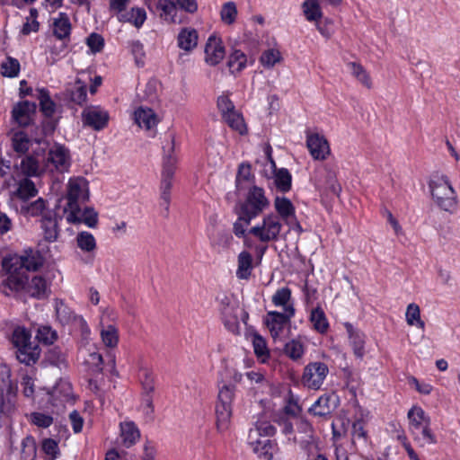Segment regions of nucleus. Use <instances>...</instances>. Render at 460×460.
Listing matches in <instances>:
<instances>
[{
    "label": "nucleus",
    "instance_id": "nucleus-1",
    "mask_svg": "<svg viewBox=\"0 0 460 460\" xmlns=\"http://www.w3.org/2000/svg\"><path fill=\"white\" fill-rule=\"evenodd\" d=\"M430 197L435 206L450 215L457 210L459 199L449 177L442 172H435L428 181Z\"/></svg>",
    "mask_w": 460,
    "mask_h": 460
},
{
    "label": "nucleus",
    "instance_id": "nucleus-2",
    "mask_svg": "<svg viewBox=\"0 0 460 460\" xmlns=\"http://www.w3.org/2000/svg\"><path fill=\"white\" fill-rule=\"evenodd\" d=\"M409 431L413 440L421 447L437 444L436 434L431 429L429 415L419 405H413L407 413Z\"/></svg>",
    "mask_w": 460,
    "mask_h": 460
},
{
    "label": "nucleus",
    "instance_id": "nucleus-3",
    "mask_svg": "<svg viewBox=\"0 0 460 460\" xmlns=\"http://www.w3.org/2000/svg\"><path fill=\"white\" fill-rule=\"evenodd\" d=\"M169 146H164L163 168L161 173L160 199L161 205L168 212L171 201V190L172 187L173 176L176 171L178 158L174 155V136H168Z\"/></svg>",
    "mask_w": 460,
    "mask_h": 460
},
{
    "label": "nucleus",
    "instance_id": "nucleus-4",
    "mask_svg": "<svg viewBox=\"0 0 460 460\" xmlns=\"http://www.w3.org/2000/svg\"><path fill=\"white\" fill-rule=\"evenodd\" d=\"M12 343L16 348V358L27 366L37 362L40 355L38 344L31 341V333L23 326L14 327Z\"/></svg>",
    "mask_w": 460,
    "mask_h": 460
},
{
    "label": "nucleus",
    "instance_id": "nucleus-5",
    "mask_svg": "<svg viewBox=\"0 0 460 460\" xmlns=\"http://www.w3.org/2000/svg\"><path fill=\"white\" fill-rule=\"evenodd\" d=\"M270 200L265 195V190L258 186H252L243 202L239 205L237 215L245 225H250L252 220L261 215L270 207Z\"/></svg>",
    "mask_w": 460,
    "mask_h": 460
},
{
    "label": "nucleus",
    "instance_id": "nucleus-6",
    "mask_svg": "<svg viewBox=\"0 0 460 460\" xmlns=\"http://www.w3.org/2000/svg\"><path fill=\"white\" fill-rule=\"evenodd\" d=\"M42 160L43 171L51 175L68 172L72 164L70 150L57 143L49 147Z\"/></svg>",
    "mask_w": 460,
    "mask_h": 460
},
{
    "label": "nucleus",
    "instance_id": "nucleus-7",
    "mask_svg": "<svg viewBox=\"0 0 460 460\" xmlns=\"http://www.w3.org/2000/svg\"><path fill=\"white\" fill-rule=\"evenodd\" d=\"M234 393L235 387L230 385H224L218 391L215 412L217 429L221 433L228 430L230 427Z\"/></svg>",
    "mask_w": 460,
    "mask_h": 460
},
{
    "label": "nucleus",
    "instance_id": "nucleus-8",
    "mask_svg": "<svg viewBox=\"0 0 460 460\" xmlns=\"http://www.w3.org/2000/svg\"><path fill=\"white\" fill-rule=\"evenodd\" d=\"M282 228L283 225L279 216L268 213L260 223L249 229L248 234L254 236L262 243H269L279 240Z\"/></svg>",
    "mask_w": 460,
    "mask_h": 460
},
{
    "label": "nucleus",
    "instance_id": "nucleus-9",
    "mask_svg": "<svg viewBox=\"0 0 460 460\" xmlns=\"http://www.w3.org/2000/svg\"><path fill=\"white\" fill-rule=\"evenodd\" d=\"M67 203L65 208L66 220L73 221L75 217V212L80 203L86 201L89 198L88 182L83 177L71 178L67 183L66 192Z\"/></svg>",
    "mask_w": 460,
    "mask_h": 460
},
{
    "label": "nucleus",
    "instance_id": "nucleus-10",
    "mask_svg": "<svg viewBox=\"0 0 460 460\" xmlns=\"http://www.w3.org/2000/svg\"><path fill=\"white\" fill-rule=\"evenodd\" d=\"M43 263L44 259L39 252L29 250L25 251L22 255H13L9 258H4L3 267L7 272L22 271L23 270L35 271L39 270Z\"/></svg>",
    "mask_w": 460,
    "mask_h": 460
},
{
    "label": "nucleus",
    "instance_id": "nucleus-11",
    "mask_svg": "<svg viewBox=\"0 0 460 460\" xmlns=\"http://www.w3.org/2000/svg\"><path fill=\"white\" fill-rule=\"evenodd\" d=\"M328 373L329 368L323 362H311L304 368L301 378L302 384L308 389L319 390L322 387Z\"/></svg>",
    "mask_w": 460,
    "mask_h": 460
},
{
    "label": "nucleus",
    "instance_id": "nucleus-12",
    "mask_svg": "<svg viewBox=\"0 0 460 460\" xmlns=\"http://www.w3.org/2000/svg\"><path fill=\"white\" fill-rule=\"evenodd\" d=\"M12 181L17 184V189L11 194L12 199L16 198L22 200V202H26L28 199L38 194V190L36 189L34 182L28 177L16 178L12 176L10 180L4 182V188H10L13 185Z\"/></svg>",
    "mask_w": 460,
    "mask_h": 460
},
{
    "label": "nucleus",
    "instance_id": "nucleus-13",
    "mask_svg": "<svg viewBox=\"0 0 460 460\" xmlns=\"http://www.w3.org/2000/svg\"><path fill=\"white\" fill-rule=\"evenodd\" d=\"M294 316L278 311H269L266 314L263 322L274 341L281 337L286 325Z\"/></svg>",
    "mask_w": 460,
    "mask_h": 460
},
{
    "label": "nucleus",
    "instance_id": "nucleus-14",
    "mask_svg": "<svg viewBox=\"0 0 460 460\" xmlns=\"http://www.w3.org/2000/svg\"><path fill=\"white\" fill-rule=\"evenodd\" d=\"M306 146L314 160L323 161L331 153L330 146L325 137L316 132L306 133Z\"/></svg>",
    "mask_w": 460,
    "mask_h": 460
},
{
    "label": "nucleus",
    "instance_id": "nucleus-15",
    "mask_svg": "<svg viewBox=\"0 0 460 460\" xmlns=\"http://www.w3.org/2000/svg\"><path fill=\"white\" fill-rule=\"evenodd\" d=\"M105 316L111 317L112 321L115 316L112 310H105L102 312V316L100 322V336L101 341L104 347L108 349L117 348L119 341V330L114 324H104Z\"/></svg>",
    "mask_w": 460,
    "mask_h": 460
},
{
    "label": "nucleus",
    "instance_id": "nucleus-16",
    "mask_svg": "<svg viewBox=\"0 0 460 460\" xmlns=\"http://www.w3.org/2000/svg\"><path fill=\"white\" fill-rule=\"evenodd\" d=\"M82 119L84 125L101 130L107 126L110 116L108 111L100 106H89L83 111Z\"/></svg>",
    "mask_w": 460,
    "mask_h": 460
},
{
    "label": "nucleus",
    "instance_id": "nucleus-17",
    "mask_svg": "<svg viewBox=\"0 0 460 460\" xmlns=\"http://www.w3.org/2000/svg\"><path fill=\"white\" fill-rule=\"evenodd\" d=\"M205 62L209 66L219 64L226 56V49L220 38L211 35L205 45Z\"/></svg>",
    "mask_w": 460,
    "mask_h": 460
},
{
    "label": "nucleus",
    "instance_id": "nucleus-18",
    "mask_svg": "<svg viewBox=\"0 0 460 460\" xmlns=\"http://www.w3.org/2000/svg\"><path fill=\"white\" fill-rule=\"evenodd\" d=\"M35 111V103L28 101L20 102L13 106L12 118L19 126L26 127L31 124Z\"/></svg>",
    "mask_w": 460,
    "mask_h": 460
},
{
    "label": "nucleus",
    "instance_id": "nucleus-19",
    "mask_svg": "<svg viewBox=\"0 0 460 460\" xmlns=\"http://www.w3.org/2000/svg\"><path fill=\"white\" fill-rule=\"evenodd\" d=\"M51 31L52 36L58 40L70 41L72 24L66 13H59L52 19Z\"/></svg>",
    "mask_w": 460,
    "mask_h": 460
},
{
    "label": "nucleus",
    "instance_id": "nucleus-20",
    "mask_svg": "<svg viewBox=\"0 0 460 460\" xmlns=\"http://www.w3.org/2000/svg\"><path fill=\"white\" fill-rule=\"evenodd\" d=\"M9 276L0 284V291L10 296L25 288L28 278L22 271L8 272Z\"/></svg>",
    "mask_w": 460,
    "mask_h": 460
},
{
    "label": "nucleus",
    "instance_id": "nucleus-21",
    "mask_svg": "<svg viewBox=\"0 0 460 460\" xmlns=\"http://www.w3.org/2000/svg\"><path fill=\"white\" fill-rule=\"evenodd\" d=\"M274 208L275 214L285 224L290 225L296 221L295 206L288 198L277 196L274 199Z\"/></svg>",
    "mask_w": 460,
    "mask_h": 460
},
{
    "label": "nucleus",
    "instance_id": "nucleus-22",
    "mask_svg": "<svg viewBox=\"0 0 460 460\" xmlns=\"http://www.w3.org/2000/svg\"><path fill=\"white\" fill-rule=\"evenodd\" d=\"M271 302L276 307H281L282 313L295 315L296 308L292 299L291 289L288 287H283L276 290L271 296Z\"/></svg>",
    "mask_w": 460,
    "mask_h": 460
},
{
    "label": "nucleus",
    "instance_id": "nucleus-23",
    "mask_svg": "<svg viewBox=\"0 0 460 460\" xmlns=\"http://www.w3.org/2000/svg\"><path fill=\"white\" fill-rule=\"evenodd\" d=\"M241 309L235 304H226L221 309L222 320L226 328L233 332L238 333L240 330L239 313Z\"/></svg>",
    "mask_w": 460,
    "mask_h": 460
},
{
    "label": "nucleus",
    "instance_id": "nucleus-24",
    "mask_svg": "<svg viewBox=\"0 0 460 460\" xmlns=\"http://www.w3.org/2000/svg\"><path fill=\"white\" fill-rule=\"evenodd\" d=\"M71 393L70 385L60 382L49 393V402L57 408L63 407L70 400Z\"/></svg>",
    "mask_w": 460,
    "mask_h": 460
},
{
    "label": "nucleus",
    "instance_id": "nucleus-25",
    "mask_svg": "<svg viewBox=\"0 0 460 460\" xmlns=\"http://www.w3.org/2000/svg\"><path fill=\"white\" fill-rule=\"evenodd\" d=\"M344 327L349 339V344L352 347L356 357L361 358L365 354V335L362 332L353 327L349 323H345Z\"/></svg>",
    "mask_w": 460,
    "mask_h": 460
},
{
    "label": "nucleus",
    "instance_id": "nucleus-26",
    "mask_svg": "<svg viewBox=\"0 0 460 460\" xmlns=\"http://www.w3.org/2000/svg\"><path fill=\"white\" fill-rule=\"evenodd\" d=\"M198 31L190 27L182 28L177 36L178 47L187 53L191 52L198 46Z\"/></svg>",
    "mask_w": 460,
    "mask_h": 460
},
{
    "label": "nucleus",
    "instance_id": "nucleus-27",
    "mask_svg": "<svg viewBox=\"0 0 460 460\" xmlns=\"http://www.w3.org/2000/svg\"><path fill=\"white\" fill-rule=\"evenodd\" d=\"M134 120L138 127L150 130L158 123V118L150 108L139 107L133 114Z\"/></svg>",
    "mask_w": 460,
    "mask_h": 460
},
{
    "label": "nucleus",
    "instance_id": "nucleus-28",
    "mask_svg": "<svg viewBox=\"0 0 460 460\" xmlns=\"http://www.w3.org/2000/svg\"><path fill=\"white\" fill-rule=\"evenodd\" d=\"M47 206L46 201L42 198H39L33 202L27 203L22 202L20 208H17V211L24 217H40L42 218L44 216H49V212H46Z\"/></svg>",
    "mask_w": 460,
    "mask_h": 460
},
{
    "label": "nucleus",
    "instance_id": "nucleus-29",
    "mask_svg": "<svg viewBox=\"0 0 460 460\" xmlns=\"http://www.w3.org/2000/svg\"><path fill=\"white\" fill-rule=\"evenodd\" d=\"M146 20V12L144 8L135 6L127 10L124 13L119 14L118 21L120 22H128L137 29L143 26Z\"/></svg>",
    "mask_w": 460,
    "mask_h": 460
},
{
    "label": "nucleus",
    "instance_id": "nucleus-30",
    "mask_svg": "<svg viewBox=\"0 0 460 460\" xmlns=\"http://www.w3.org/2000/svg\"><path fill=\"white\" fill-rule=\"evenodd\" d=\"M139 438V429L133 421H124L120 423V438L124 447H130Z\"/></svg>",
    "mask_w": 460,
    "mask_h": 460
},
{
    "label": "nucleus",
    "instance_id": "nucleus-31",
    "mask_svg": "<svg viewBox=\"0 0 460 460\" xmlns=\"http://www.w3.org/2000/svg\"><path fill=\"white\" fill-rule=\"evenodd\" d=\"M252 256L247 251H243L237 257L236 277L239 279H249L252 271Z\"/></svg>",
    "mask_w": 460,
    "mask_h": 460
},
{
    "label": "nucleus",
    "instance_id": "nucleus-32",
    "mask_svg": "<svg viewBox=\"0 0 460 460\" xmlns=\"http://www.w3.org/2000/svg\"><path fill=\"white\" fill-rule=\"evenodd\" d=\"M74 216L75 217V220L67 221L68 223H84L91 228H94L98 224V213L93 208H85L84 210H82L79 206L77 207Z\"/></svg>",
    "mask_w": 460,
    "mask_h": 460
},
{
    "label": "nucleus",
    "instance_id": "nucleus-33",
    "mask_svg": "<svg viewBox=\"0 0 460 460\" xmlns=\"http://www.w3.org/2000/svg\"><path fill=\"white\" fill-rule=\"evenodd\" d=\"M157 8L161 11V18L165 22L172 23L180 22L177 18L178 9L174 0H158Z\"/></svg>",
    "mask_w": 460,
    "mask_h": 460
},
{
    "label": "nucleus",
    "instance_id": "nucleus-34",
    "mask_svg": "<svg viewBox=\"0 0 460 460\" xmlns=\"http://www.w3.org/2000/svg\"><path fill=\"white\" fill-rule=\"evenodd\" d=\"M27 289L32 296L41 298L49 293V284L42 276H34L28 283Z\"/></svg>",
    "mask_w": 460,
    "mask_h": 460
},
{
    "label": "nucleus",
    "instance_id": "nucleus-35",
    "mask_svg": "<svg viewBox=\"0 0 460 460\" xmlns=\"http://www.w3.org/2000/svg\"><path fill=\"white\" fill-rule=\"evenodd\" d=\"M67 92L69 94V99L73 102L78 105H83L86 102V83L81 78H77L74 85L67 88Z\"/></svg>",
    "mask_w": 460,
    "mask_h": 460
},
{
    "label": "nucleus",
    "instance_id": "nucleus-36",
    "mask_svg": "<svg viewBox=\"0 0 460 460\" xmlns=\"http://www.w3.org/2000/svg\"><path fill=\"white\" fill-rule=\"evenodd\" d=\"M253 452L260 457L271 460L275 449V445L269 438H262L261 441L255 439V443H249Z\"/></svg>",
    "mask_w": 460,
    "mask_h": 460
},
{
    "label": "nucleus",
    "instance_id": "nucleus-37",
    "mask_svg": "<svg viewBox=\"0 0 460 460\" xmlns=\"http://www.w3.org/2000/svg\"><path fill=\"white\" fill-rule=\"evenodd\" d=\"M305 351V345L299 338L292 339L284 346L285 355L294 361L301 359Z\"/></svg>",
    "mask_w": 460,
    "mask_h": 460
},
{
    "label": "nucleus",
    "instance_id": "nucleus-38",
    "mask_svg": "<svg viewBox=\"0 0 460 460\" xmlns=\"http://www.w3.org/2000/svg\"><path fill=\"white\" fill-rule=\"evenodd\" d=\"M77 247L84 252L93 254L97 249V243L94 236L87 232H79L75 237Z\"/></svg>",
    "mask_w": 460,
    "mask_h": 460
},
{
    "label": "nucleus",
    "instance_id": "nucleus-39",
    "mask_svg": "<svg viewBox=\"0 0 460 460\" xmlns=\"http://www.w3.org/2000/svg\"><path fill=\"white\" fill-rule=\"evenodd\" d=\"M275 428L266 420H258L248 434V443H255L258 434L263 435V438H269L275 434Z\"/></svg>",
    "mask_w": 460,
    "mask_h": 460
},
{
    "label": "nucleus",
    "instance_id": "nucleus-40",
    "mask_svg": "<svg viewBox=\"0 0 460 460\" xmlns=\"http://www.w3.org/2000/svg\"><path fill=\"white\" fill-rule=\"evenodd\" d=\"M21 170L27 177L46 173V172L43 171V160L40 163L32 156H26L22 160Z\"/></svg>",
    "mask_w": 460,
    "mask_h": 460
},
{
    "label": "nucleus",
    "instance_id": "nucleus-41",
    "mask_svg": "<svg viewBox=\"0 0 460 460\" xmlns=\"http://www.w3.org/2000/svg\"><path fill=\"white\" fill-rule=\"evenodd\" d=\"M310 322L313 324V328L319 333H325L329 329V322L326 318L323 310L317 306L313 309L310 314Z\"/></svg>",
    "mask_w": 460,
    "mask_h": 460
},
{
    "label": "nucleus",
    "instance_id": "nucleus-42",
    "mask_svg": "<svg viewBox=\"0 0 460 460\" xmlns=\"http://www.w3.org/2000/svg\"><path fill=\"white\" fill-rule=\"evenodd\" d=\"M302 10L308 22H317L323 17V12L318 0H305L302 4Z\"/></svg>",
    "mask_w": 460,
    "mask_h": 460
},
{
    "label": "nucleus",
    "instance_id": "nucleus-43",
    "mask_svg": "<svg viewBox=\"0 0 460 460\" xmlns=\"http://www.w3.org/2000/svg\"><path fill=\"white\" fill-rule=\"evenodd\" d=\"M41 227L43 229L44 238L48 242H55L58 237V220L49 216H44L41 219Z\"/></svg>",
    "mask_w": 460,
    "mask_h": 460
},
{
    "label": "nucleus",
    "instance_id": "nucleus-44",
    "mask_svg": "<svg viewBox=\"0 0 460 460\" xmlns=\"http://www.w3.org/2000/svg\"><path fill=\"white\" fill-rule=\"evenodd\" d=\"M405 320L408 325L416 326L422 331L425 329V323L420 317V306L415 303H411L407 305L405 312Z\"/></svg>",
    "mask_w": 460,
    "mask_h": 460
},
{
    "label": "nucleus",
    "instance_id": "nucleus-45",
    "mask_svg": "<svg viewBox=\"0 0 460 460\" xmlns=\"http://www.w3.org/2000/svg\"><path fill=\"white\" fill-rule=\"evenodd\" d=\"M56 314L62 324H69L76 320L84 322L82 317L77 316L67 305L59 301L56 303Z\"/></svg>",
    "mask_w": 460,
    "mask_h": 460
},
{
    "label": "nucleus",
    "instance_id": "nucleus-46",
    "mask_svg": "<svg viewBox=\"0 0 460 460\" xmlns=\"http://www.w3.org/2000/svg\"><path fill=\"white\" fill-rule=\"evenodd\" d=\"M37 98L40 102V111L47 117H51L56 111V104L50 99L48 90L41 88L37 90Z\"/></svg>",
    "mask_w": 460,
    "mask_h": 460
},
{
    "label": "nucleus",
    "instance_id": "nucleus-47",
    "mask_svg": "<svg viewBox=\"0 0 460 460\" xmlns=\"http://www.w3.org/2000/svg\"><path fill=\"white\" fill-rule=\"evenodd\" d=\"M68 43L67 40H58L50 36L47 39L46 49L50 53L52 59L56 61L66 52Z\"/></svg>",
    "mask_w": 460,
    "mask_h": 460
},
{
    "label": "nucleus",
    "instance_id": "nucleus-48",
    "mask_svg": "<svg viewBox=\"0 0 460 460\" xmlns=\"http://www.w3.org/2000/svg\"><path fill=\"white\" fill-rule=\"evenodd\" d=\"M292 177L286 168L279 169L274 173V183L281 192H288L291 189Z\"/></svg>",
    "mask_w": 460,
    "mask_h": 460
},
{
    "label": "nucleus",
    "instance_id": "nucleus-49",
    "mask_svg": "<svg viewBox=\"0 0 460 460\" xmlns=\"http://www.w3.org/2000/svg\"><path fill=\"white\" fill-rule=\"evenodd\" d=\"M352 75L367 89L372 88V80L367 71L358 63L350 62L348 64Z\"/></svg>",
    "mask_w": 460,
    "mask_h": 460
},
{
    "label": "nucleus",
    "instance_id": "nucleus-50",
    "mask_svg": "<svg viewBox=\"0 0 460 460\" xmlns=\"http://www.w3.org/2000/svg\"><path fill=\"white\" fill-rule=\"evenodd\" d=\"M252 169L248 164H241L236 175V188L239 190H244L252 183Z\"/></svg>",
    "mask_w": 460,
    "mask_h": 460
},
{
    "label": "nucleus",
    "instance_id": "nucleus-51",
    "mask_svg": "<svg viewBox=\"0 0 460 460\" xmlns=\"http://www.w3.org/2000/svg\"><path fill=\"white\" fill-rule=\"evenodd\" d=\"M19 61L12 57H7L0 66V74L4 77L13 78L20 73Z\"/></svg>",
    "mask_w": 460,
    "mask_h": 460
},
{
    "label": "nucleus",
    "instance_id": "nucleus-52",
    "mask_svg": "<svg viewBox=\"0 0 460 460\" xmlns=\"http://www.w3.org/2000/svg\"><path fill=\"white\" fill-rule=\"evenodd\" d=\"M252 346L254 353L261 363H265L270 358V350L266 341L259 334L252 335Z\"/></svg>",
    "mask_w": 460,
    "mask_h": 460
},
{
    "label": "nucleus",
    "instance_id": "nucleus-53",
    "mask_svg": "<svg viewBox=\"0 0 460 460\" xmlns=\"http://www.w3.org/2000/svg\"><path fill=\"white\" fill-rule=\"evenodd\" d=\"M223 119L228 124V126L234 130L237 131L241 135L246 132V126L244 120L240 112L235 109L223 117Z\"/></svg>",
    "mask_w": 460,
    "mask_h": 460
},
{
    "label": "nucleus",
    "instance_id": "nucleus-54",
    "mask_svg": "<svg viewBox=\"0 0 460 460\" xmlns=\"http://www.w3.org/2000/svg\"><path fill=\"white\" fill-rule=\"evenodd\" d=\"M331 397L328 395H322L318 400L312 405L309 411L315 416H327L332 412V407L330 405Z\"/></svg>",
    "mask_w": 460,
    "mask_h": 460
},
{
    "label": "nucleus",
    "instance_id": "nucleus-55",
    "mask_svg": "<svg viewBox=\"0 0 460 460\" xmlns=\"http://www.w3.org/2000/svg\"><path fill=\"white\" fill-rule=\"evenodd\" d=\"M247 63V58L241 50H234L229 57L227 65L232 73L242 71Z\"/></svg>",
    "mask_w": 460,
    "mask_h": 460
},
{
    "label": "nucleus",
    "instance_id": "nucleus-56",
    "mask_svg": "<svg viewBox=\"0 0 460 460\" xmlns=\"http://www.w3.org/2000/svg\"><path fill=\"white\" fill-rule=\"evenodd\" d=\"M13 147L15 152L24 154L29 150L31 141L27 135L22 131H18L12 137Z\"/></svg>",
    "mask_w": 460,
    "mask_h": 460
},
{
    "label": "nucleus",
    "instance_id": "nucleus-57",
    "mask_svg": "<svg viewBox=\"0 0 460 460\" xmlns=\"http://www.w3.org/2000/svg\"><path fill=\"white\" fill-rule=\"evenodd\" d=\"M138 377L142 385L144 394H152L155 391L153 372L149 368L143 367L139 371Z\"/></svg>",
    "mask_w": 460,
    "mask_h": 460
},
{
    "label": "nucleus",
    "instance_id": "nucleus-58",
    "mask_svg": "<svg viewBox=\"0 0 460 460\" xmlns=\"http://www.w3.org/2000/svg\"><path fill=\"white\" fill-rule=\"evenodd\" d=\"M28 420L31 424L42 429L49 428L53 423L52 416L39 411L31 412L28 416Z\"/></svg>",
    "mask_w": 460,
    "mask_h": 460
},
{
    "label": "nucleus",
    "instance_id": "nucleus-59",
    "mask_svg": "<svg viewBox=\"0 0 460 460\" xmlns=\"http://www.w3.org/2000/svg\"><path fill=\"white\" fill-rule=\"evenodd\" d=\"M280 52L274 49L264 51L260 58L261 65L268 68L273 67L277 63L280 62Z\"/></svg>",
    "mask_w": 460,
    "mask_h": 460
},
{
    "label": "nucleus",
    "instance_id": "nucleus-60",
    "mask_svg": "<svg viewBox=\"0 0 460 460\" xmlns=\"http://www.w3.org/2000/svg\"><path fill=\"white\" fill-rule=\"evenodd\" d=\"M220 15L225 23H233L237 16V8L235 4L232 1L225 3L222 6Z\"/></svg>",
    "mask_w": 460,
    "mask_h": 460
},
{
    "label": "nucleus",
    "instance_id": "nucleus-61",
    "mask_svg": "<svg viewBox=\"0 0 460 460\" xmlns=\"http://www.w3.org/2000/svg\"><path fill=\"white\" fill-rule=\"evenodd\" d=\"M21 386L23 396L33 401L35 394L34 378L29 375H23L21 380Z\"/></svg>",
    "mask_w": 460,
    "mask_h": 460
},
{
    "label": "nucleus",
    "instance_id": "nucleus-62",
    "mask_svg": "<svg viewBox=\"0 0 460 460\" xmlns=\"http://www.w3.org/2000/svg\"><path fill=\"white\" fill-rule=\"evenodd\" d=\"M57 338V332L49 326H41L38 329L37 339L45 344H52Z\"/></svg>",
    "mask_w": 460,
    "mask_h": 460
},
{
    "label": "nucleus",
    "instance_id": "nucleus-63",
    "mask_svg": "<svg viewBox=\"0 0 460 460\" xmlns=\"http://www.w3.org/2000/svg\"><path fill=\"white\" fill-rule=\"evenodd\" d=\"M249 225H245L243 220L240 219V216L238 215L237 221L234 224V233L237 237L243 238V243L246 247L251 248L252 247V241L246 234V227Z\"/></svg>",
    "mask_w": 460,
    "mask_h": 460
},
{
    "label": "nucleus",
    "instance_id": "nucleus-64",
    "mask_svg": "<svg viewBox=\"0 0 460 460\" xmlns=\"http://www.w3.org/2000/svg\"><path fill=\"white\" fill-rule=\"evenodd\" d=\"M129 49L137 66H143L145 58L144 45L139 40H134L129 43Z\"/></svg>",
    "mask_w": 460,
    "mask_h": 460
}]
</instances>
